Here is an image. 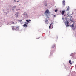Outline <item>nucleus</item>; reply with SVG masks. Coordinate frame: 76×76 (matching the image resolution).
<instances>
[{"mask_svg": "<svg viewBox=\"0 0 76 76\" xmlns=\"http://www.w3.org/2000/svg\"><path fill=\"white\" fill-rule=\"evenodd\" d=\"M62 4L63 6H65L66 4L65 2V1L63 0L62 1Z\"/></svg>", "mask_w": 76, "mask_h": 76, "instance_id": "1", "label": "nucleus"}, {"mask_svg": "<svg viewBox=\"0 0 76 76\" xmlns=\"http://www.w3.org/2000/svg\"><path fill=\"white\" fill-rule=\"evenodd\" d=\"M11 27L12 28V30H14L15 29V27H14L13 26H12Z\"/></svg>", "mask_w": 76, "mask_h": 76, "instance_id": "2", "label": "nucleus"}, {"mask_svg": "<svg viewBox=\"0 0 76 76\" xmlns=\"http://www.w3.org/2000/svg\"><path fill=\"white\" fill-rule=\"evenodd\" d=\"M65 13V11H62L61 12L62 15H64V14Z\"/></svg>", "mask_w": 76, "mask_h": 76, "instance_id": "3", "label": "nucleus"}, {"mask_svg": "<svg viewBox=\"0 0 76 76\" xmlns=\"http://www.w3.org/2000/svg\"><path fill=\"white\" fill-rule=\"evenodd\" d=\"M74 23L72 25H70V26L71 28H73V27H74Z\"/></svg>", "mask_w": 76, "mask_h": 76, "instance_id": "4", "label": "nucleus"}, {"mask_svg": "<svg viewBox=\"0 0 76 76\" xmlns=\"http://www.w3.org/2000/svg\"><path fill=\"white\" fill-rule=\"evenodd\" d=\"M49 13V11L48 10H47L45 12V13Z\"/></svg>", "mask_w": 76, "mask_h": 76, "instance_id": "5", "label": "nucleus"}, {"mask_svg": "<svg viewBox=\"0 0 76 76\" xmlns=\"http://www.w3.org/2000/svg\"><path fill=\"white\" fill-rule=\"evenodd\" d=\"M15 29L16 30V31H18V30H19V28L15 27Z\"/></svg>", "mask_w": 76, "mask_h": 76, "instance_id": "6", "label": "nucleus"}, {"mask_svg": "<svg viewBox=\"0 0 76 76\" xmlns=\"http://www.w3.org/2000/svg\"><path fill=\"white\" fill-rule=\"evenodd\" d=\"M23 26H24V27H27L28 26L26 25V24H25Z\"/></svg>", "mask_w": 76, "mask_h": 76, "instance_id": "7", "label": "nucleus"}, {"mask_svg": "<svg viewBox=\"0 0 76 76\" xmlns=\"http://www.w3.org/2000/svg\"><path fill=\"white\" fill-rule=\"evenodd\" d=\"M51 26H52V24H50L49 26V28H51Z\"/></svg>", "mask_w": 76, "mask_h": 76, "instance_id": "8", "label": "nucleus"}, {"mask_svg": "<svg viewBox=\"0 0 76 76\" xmlns=\"http://www.w3.org/2000/svg\"><path fill=\"white\" fill-rule=\"evenodd\" d=\"M48 22V20H46V21H45V23L46 24H48V23H47Z\"/></svg>", "mask_w": 76, "mask_h": 76, "instance_id": "9", "label": "nucleus"}, {"mask_svg": "<svg viewBox=\"0 0 76 76\" xmlns=\"http://www.w3.org/2000/svg\"><path fill=\"white\" fill-rule=\"evenodd\" d=\"M54 47H55V45H53L52 47V48H54Z\"/></svg>", "mask_w": 76, "mask_h": 76, "instance_id": "10", "label": "nucleus"}, {"mask_svg": "<svg viewBox=\"0 0 76 76\" xmlns=\"http://www.w3.org/2000/svg\"><path fill=\"white\" fill-rule=\"evenodd\" d=\"M26 22H27L29 23V22H30V21H31V20H26Z\"/></svg>", "mask_w": 76, "mask_h": 76, "instance_id": "11", "label": "nucleus"}, {"mask_svg": "<svg viewBox=\"0 0 76 76\" xmlns=\"http://www.w3.org/2000/svg\"><path fill=\"white\" fill-rule=\"evenodd\" d=\"M68 10H69V8H67L66 11H68Z\"/></svg>", "mask_w": 76, "mask_h": 76, "instance_id": "12", "label": "nucleus"}, {"mask_svg": "<svg viewBox=\"0 0 76 76\" xmlns=\"http://www.w3.org/2000/svg\"><path fill=\"white\" fill-rule=\"evenodd\" d=\"M24 15H27V14L25 12L24 13Z\"/></svg>", "mask_w": 76, "mask_h": 76, "instance_id": "13", "label": "nucleus"}, {"mask_svg": "<svg viewBox=\"0 0 76 76\" xmlns=\"http://www.w3.org/2000/svg\"><path fill=\"white\" fill-rule=\"evenodd\" d=\"M16 6H13V7H13V8H16Z\"/></svg>", "mask_w": 76, "mask_h": 76, "instance_id": "14", "label": "nucleus"}, {"mask_svg": "<svg viewBox=\"0 0 76 76\" xmlns=\"http://www.w3.org/2000/svg\"><path fill=\"white\" fill-rule=\"evenodd\" d=\"M71 62H72V61H71V60H69V63H71Z\"/></svg>", "mask_w": 76, "mask_h": 76, "instance_id": "15", "label": "nucleus"}, {"mask_svg": "<svg viewBox=\"0 0 76 76\" xmlns=\"http://www.w3.org/2000/svg\"><path fill=\"white\" fill-rule=\"evenodd\" d=\"M58 11V10H55V12H57Z\"/></svg>", "mask_w": 76, "mask_h": 76, "instance_id": "16", "label": "nucleus"}, {"mask_svg": "<svg viewBox=\"0 0 76 76\" xmlns=\"http://www.w3.org/2000/svg\"><path fill=\"white\" fill-rule=\"evenodd\" d=\"M66 24H69V22H68V21L66 22Z\"/></svg>", "mask_w": 76, "mask_h": 76, "instance_id": "17", "label": "nucleus"}, {"mask_svg": "<svg viewBox=\"0 0 76 76\" xmlns=\"http://www.w3.org/2000/svg\"><path fill=\"white\" fill-rule=\"evenodd\" d=\"M66 26H69V25H68V24H67Z\"/></svg>", "mask_w": 76, "mask_h": 76, "instance_id": "18", "label": "nucleus"}, {"mask_svg": "<svg viewBox=\"0 0 76 76\" xmlns=\"http://www.w3.org/2000/svg\"><path fill=\"white\" fill-rule=\"evenodd\" d=\"M73 30H74V31H75V28H73Z\"/></svg>", "mask_w": 76, "mask_h": 76, "instance_id": "19", "label": "nucleus"}, {"mask_svg": "<svg viewBox=\"0 0 76 76\" xmlns=\"http://www.w3.org/2000/svg\"><path fill=\"white\" fill-rule=\"evenodd\" d=\"M70 21H71V22H73V21L72 20H70Z\"/></svg>", "mask_w": 76, "mask_h": 76, "instance_id": "20", "label": "nucleus"}, {"mask_svg": "<svg viewBox=\"0 0 76 76\" xmlns=\"http://www.w3.org/2000/svg\"><path fill=\"white\" fill-rule=\"evenodd\" d=\"M53 17H56V15H53Z\"/></svg>", "mask_w": 76, "mask_h": 76, "instance_id": "21", "label": "nucleus"}, {"mask_svg": "<svg viewBox=\"0 0 76 76\" xmlns=\"http://www.w3.org/2000/svg\"><path fill=\"white\" fill-rule=\"evenodd\" d=\"M19 22H21V21H22V20H19Z\"/></svg>", "mask_w": 76, "mask_h": 76, "instance_id": "22", "label": "nucleus"}, {"mask_svg": "<svg viewBox=\"0 0 76 76\" xmlns=\"http://www.w3.org/2000/svg\"><path fill=\"white\" fill-rule=\"evenodd\" d=\"M14 23H14V22H13L12 23V24H14Z\"/></svg>", "mask_w": 76, "mask_h": 76, "instance_id": "23", "label": "nucleus"}, {"mask_svg": "<svg viewBox=\"0 0 76 76\" xmlns=\"http://www.w3.org/2000/svg\"><path fill=\"white\" fill-rule=\"evenodd\" d=\"M72 64H73V63H70V64L72 65Z\"/></svg>", "mask_w": 76, "mask_h": 76, "instance_id": "24", "label": "nucleus"}, {"mask_svg": "<svg viewBox=\"0 0 76 76\" xmlns=\"http://www.w3.org/2000/svg\"><path fill=\"white\" fill-rule=\"evenodd\" d=\"M47 5L46 4H45V6H47Z\"/></svg>", "mask_w": 76, "mask_h": 76, "instance_id": "25", "label": "nucleus"}, {"mask_svg": "<svg viewBox=\"0 0 76 76\" xmlns=\"http://www.w3.org/2000/svg\"><path fill=\"white\" fill-rule=\"evenodd\" d=\"M75 28H76V25L75 26Z\"/></svg>", "mask_w": 76, "mask_h": 76, "instance_id": "26", "label": "nucleus"}, {"mask_svg": "<svg viewBox=\"0 0 76 76\" xmlns=\"http://www.w3.org/2000/svg\"><path fill=\"white\" fill-rule=\"evenodd\" d=\"M64 19V18H62V19Z\"/></svg>", "mask_w": 76, "mask_h": 76, "instance_id": "27", "label": "nucleus"}]
</instances>
